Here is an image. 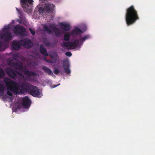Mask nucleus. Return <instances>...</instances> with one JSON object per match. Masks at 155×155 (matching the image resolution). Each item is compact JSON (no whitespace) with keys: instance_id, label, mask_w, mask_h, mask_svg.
<instances>
[{"instance_id":"1","label":"nucleus","mask_w":155,"mask_h":155,"mask_svg":"<svg viewBox=\"0 0 155 155\" xmlns=\"http://www.w3.org/2000/svg\"><path fill=\"white\" fill-rule=\"evenodd\" d=\"M3 81L7 89L17 94H22L25 92H28L31 85L30 84L25 82L18 84L7 77L4 78Z\"/></svg>"},{"instance_id":"2","label":"nucleus","mask_w":155,"mask_h":155,"mask_svg":"<svg viewBox=\"0 0 155 155\" xmlns=\"http://www.w3.org/2000/svg\"><path fill=\"white\" fill-rule=\"evenodd\" d=\"M139 19L137 12L133 5H131L127 9L125 20L128 26L134 24Z\"/></svg>"},{"instance_id":"3","label":"nucleus","mask_w":155,"mask_h":155,"mask_svg":"<svg viewBox=\"0 0 155 155\" xmlns=\"http://www.w3.org/2000/svg\"><path fill=\"white\" fill-rule=\"evenodd\" d=\"M16 61V62H13V60L11 59H7V63L8 65L13 67L15 69L22 71L25 75L29 76H35L36 75V73L34 72L29 71L27 69L23 71V64L18 60Z\"/></svg>"},{"instance_id":"4","label":"nucleus","mask_w":155,"mask_h":155,"mask_svg":"<svg viewBox=\"0 0 155 155\" xmlns=\"http://www.w3.org/2000/svg\"><path fill=\"white\" fill-rule=\"evenodd\" d=\"M28 92L34 97H41L42 94L40 92L38 87L31 85Z\"/></svg>"},{"instance_id":"5","label":"nucleus","mask_w":155,"mask_h":155,"mask_svg":"<svg viewBox=\"0 0 155 155\" xmlns=\"http://www.w3.org/2000/svg\"><path fill=\"white\" fill-rule=\"evenodd\" d=\"M79 40L76 39L73 42L69 41L68 42H64L61 45V46L63 48L69 47H71L72 49H75L79 45Z\"/></svg>"},{"instance_id":"6","label":"nucleus","mask_w":155,"mask_h":155,"mask_svg":"<svg viewBox=\"0 0 155 155\" xmlns=\"http://www.w3.org/2000/svg\"><path fill=\"white\" fill-rule=\"evenodd\" d=\"M25 31L26 29L24 27L19 25L15 26L13 30V32L15 35H19L20 36L24 35Z\"/></svg>"},{"instance_id":"7","label":"nucleus","mask_w":155,"mask_h":155,"mask_svg":"<svg viewBox=\"0 0 155 155\" xmlns=\"http://www.w3.org/2000/svg\"><path fill=\"white\" fill-rule=\"evenodd\" d=\"M0 38L5 42H8L12 39V33L9 31H5L0 34Z\"/></svg>"},{"instance_id":"8","label":"nucleus","mask_w":155,"mask_h":155,"mask_svg":"<svg viewBox=\"0 0 155 155\" xmlns=\"http://www.w3.org/2000/svg\"><path fill=\"white\" fill-rule=\"evenodd\" d=\"M33 0H20V2L22 7L25 12H28L30 9V7L28 4H31L32 3Z\"/></svg>"},{"instance_id":"9","label":"nucleus","mask_w":155,"mask_h":155,"mask_svg":"<svg viewBox=\"0 0 155 155\" xmlns=\"http://www.w3.org/2000/svg\"><path fill=\"white\" fill-rule=\"evenodd\" d=\"M20 43L23 46L27 48H29L33 45V43L31 41L27 38L21 39Z\"/></svg>"},{"instance_id":"10","label":"nucleus","mask_w":155,"mask_h":155,"mask_svg":"<svg viewBox=\"0 0 155 155\" xmlns=\"http://www.w3.org/2000/svg\"><path fill=\"white\" fill-rule=\"evenodd\" d=\"M22 105L25 108H28L30 105L31 101L28 96L23 97L22 99Z\"/></svg>"},{"instance_id":"11","label":"nucleus","mask_w":155,"mask_h":155,"mask_svg":"<svg viewBox=\"0 0 155 155\" xmlns=\"http://www.w3.org/2000/svg\"><path fill=\"white\" fill-rule=\"evenodd\" d=\"M16 71L10 68H8L6 70V73L8 75L13 79H15L17 78V75L15 72Z\"/></svg>"},{"instance_id":"12","label":"nucleus","mask_w":155,"mask_h":155,"mask_svg":"<svg viewBox=\"0 0 155 155\" xmlns=\"http://www.w3.org/2000/svg\"><path fill=\"white\" fill-rule=\"evenodd\" d=\"M55 5L51 3L46 4L45 8L47 13L51 12L53 9L55 7Z\"/></svg>"},{"instance_id":"13","label":"nucleus","mask_w":155,"mask_h":155,"mask_svg":"<svg viewBox=\"0 0 155 155\" xmlns=\"http://www.w3.org/2000/svg\"><path fill=\"white\" fill-rule=\"evenodd\" d=\"M21 44L20 42H19L16 41H13L12 42V49L14 50H17L20 48Z\"/></svg>"},{"instance_id":"14","label":"nucleus","mask_w":155,"mask_h":155,"mask_svg":"<svg viewBox=\"0 0 155 155\" xmlns=\"http://www.w3.org/2000/svg\"><path fill=\"white\" fill-rule=\"evenodd\" d=\"M60 25L61 28L65 31H68L70 30V26L69 24L64 23H60Z\"/></svg>"},{"instance_id":"15","label":"nucleus","mask_w":155,"mask_h":155,"mask_svg":"<svg viewBox=\"0 0 155 155\" xmlns=\"http://www.w3.org/2000/svg\"><path fill=\"white\" fill-rule=\"evenodd\" d=\"M50 27L53 29V32L56 36H59L60 35H61V32L60 30L58 28L55 27L54 25V24L50 25Z\"/></svg>"},{"instance_id":"16","label":"nucleus","mask_w":155,"mask_h":155,"mask_svg":"<svg viewBox=\"0 0 155 155\" xmlns=\"http://www.w3.org/2000/svg\"><path fill=\"white\" fill-rule=\"evenodd\" d=\"M82 33L81 30L77 27H76L70 32L71 35H80Z\"/></svg>"},{"instance_id":"17","label":"nucleus","mask_w":155,"mask_h":155,"mask_svg":"<svg viewBox=\"0 0 155 155\" xmlns=\"http://www.w3.org/2000/svg\"><path fill=\"white\" fill-rule=\"evenodd\" d=\"M40 53L44 56H48V55L46 49L44 47V45L42 44L40 45Z\"/></svg>"},{"instance_id":"18","label":"nucleus","mask_w":155,"mask_h":155,"mask_svg":"<svg viewBox=\"0 0 155 155\" xmlns=\"http://www.w3.org/2000/svg\"><path fill=\"white\" fill-rule=\"evenodd\" d=\"M42 69L48 75L51 76L53 75L52 71L49 68L44 66L42 67Z\"/></svg>"},{"instance_id":"19","label":"nucleus","mask_w":155,"mask_h":155,"mask_svg":"<svg viewBox=\"0 0 155 155\" xmlns=\"http://www.w3.org/2000/svg\"><path fill=\"white\" fill-rule=\"evenodd\" d=\"M5 87L3 85L0 83V96H2L4 93Z\"/></svg>"},{"instance_id":"20","label":"nucleus","mask_w":155,"mask_h":155,"mask_svg":"<svg viewBox=\"0 0 155 155\" xmlns=\"http://www.w3.org/2000/svg\"><path fill=\"white\" fill-rule=\"evenodd\" d=\"M19 54L18 52H17L14 54L13 55V56L12 57V58H9L8 59H12L13 60V61H17V58H19Z\"/></svg>"},{"instance_id":"21","label":"nucleus","mask_w":155,"mask_h":155,"mask_svg":"<svg viewBox=\"0 0 155 155\" xmlns=\"http://www.w3.org/2000/svg\"><path fill=\"white\" fill-rule=\"evenodd\" d=\"M71 35L70 33H67L64 34V40L66 41H68L69 40V38Z\"/></svg>"},{"instance_id":"22","label":"nucleus","mask_w":155,"mask_h":155,"mask_svg":"<svg viewBox=\"0 0 155 155\" xmlns=\"http://www.w3.org/2000/svg\"><path fill=\"white\" fill-rule=\"evenodd\" d=\"M44 30L47 31L49 34H51L52 33V31L46 25H45L43 27Z\"/></svg>"},{"instance_id":"23","label":"nucleus","mask_w":155,"mask_h":155,"mask_svg":"<svg viewBox=\"0 0 155 155\" xmlns=\"http://www.w3.org/2000/svg\"><path fill=\"white\" fill-rule=\"evenodd\" d=\"M5 75L4 71L2 68H0V78L4 77Z\"/></svg>"},{"instance_id":"24","label":"nucleus","mask_w":155,"mask_h":155,"mask_svg":"<svg viewBox=\"0 0 155 155\" xmlns=\"http://www.w3.org/2000/svg\"><path fill=\"white\" fill-rule=\"evenodd\" d=\"M64 68L69 67V64L68 62L67 61H64L63 63Z\"/></svg>"},{"instance_id":"25","label":"nucleus","mask_w":155,"mask_h":155,"mask_svg":"<svg viewBox=\"0 0 155 155\" xmlns=\"http://www.w3.org/2000/svg\"><path fill=\"white\" fill-rule=\"evenodd\" d=\"M43 42L47 46L49 47L50 46V43L47 41L46 39L44 40Z\"/></svg>"},{"instance_id":"26","label":"nucleus","mask_w":155,"mask_h":155,"mask_svg":"<svg viewBox=\"0 0 155 155\" xmlns=\"http://www.w3.org/2000/svg\"><path fill=\"white\" fill-rule=\"evenodd\" d=\"M65 71L67 74H69L71 73V71L69 69V67L64 68Z\"/></svg>"},{"instance_id":"27","label":"nucleus","mask_w":155,"mask_h":155,"mask_svg":"<svg viewBox=\"0 0 155 155\" xmlns=\"http://www.w3.org/2000/svg\"><path fill=\"white\" fill-rule=\"evenodd\" d=\"M89 35H86L83 38H81V40H82V41H85L86 39H87L89 38Z\"/></svg>"},{"instance_id":"28","label":"nucleus","mask_w":155,"mask_h":155,"mask_svg":"<svg viewBox=\"0 0 155 155\" xmlns=\"http://www.w3.org/2000/svg\"><path fill=\"white\" fill-rule=\"evenodd\" d=\"M89 35H86L83 38H81V40H82V41H85L86 39H87L89 38Z\"/></svg>"},{"instance_id":"29","label":"nucleus","mask_w":155,"mask_h":155,"mask_svg":"<svg viewBox=\"0 0 155 155\" xmlns=\"http://www.w3.org/2000/svg\"><path fill=\"white\" fill-rule=\"evenodd\" d=\"M45 8H44L42 7H40L39 8V11L40 13H44V11L45 10Z\"/></svg>"},{"instance_id":"30","label":"nucleus","mask_w":155,"mask_h":155,"mask_svg":"<svg viewBox=\"0 0 155 155\" xmlns=\"http://www.w3.org/2000/svg\"><path fill=\"white\" fill-rule=\"evenodd\" d=\"M29 30L32 35H35V31H33L31 28H29Z\"/></svg>"},{"instance_id":"31","label":"nucleus","mask_w":155,"mask_h":155,"mask_svg":"<svg viewBox=\"0 0 155 155\" xmlns=\"http://www.w3.org/2000/svg\"><path fill=\"white\" fill-rule=\"evenodd\" d=\"M65 54L66 55L69 57H71L72 55L70 51L66 52Z\"/></svg>"},{"instance_id":"32","label":"nucleus","mask_w":155,"mask_h":155,"mask_svg":"<svg viewBox=\"0 0 155 155\" xmlns=\"http://www.w3.org/2000/svg\"><path fill=\"white\" fill-rule=\"evenodd\" d=\"M54 72L55 74H58L59 73L60 71L58 69H56L54 70Z\"/></svg>"},{"instance_id":"33","label":"nucleus","mask_w":155,"mask_h":155,"mask_svg":"<svg viewBox=\"0 0 155 155\" xmlns=\"http://www.w3.org/2000/svg\"><path fill=\"white\" fill-rule=\"evenodd\" d=\"M45 60L47 62H49L50 63H54V61L53 60H47L46 58H45Z\"/></svg>"},{"instance_id":"34","label":"nucleus","mask_w":155,"mask_h":155,"mask_svg":"<svg viewBox=\"0 0 155 155\" xmlns=\"http://www.w3.org/2000/svg\"><path fill=\"white\" fill-rule=\"evenodd\" d=\"M15 72L17 73L19 75H20L23 77H24L23 74L22 73H20L19 72L16 71H15Z\"/></svg>"},{"instance_id":"35","label":"nucleus","mask_w":155,"mask_h":155,"mask_svg":"<svg viewBox=\"0 0 155 155\" xmlns=\"http://www.w3.org/2000/svg\"><path fill=\"white\" fill-rule=\"evenodd\" d=\"M7 94L8 95L10 96H12L13 95V94H12V93L9 91H7Z\"/></svg>"},{"instance_id":"36","label":"nucleus","mask_w":155,"mask_h":155,"mask_svg":"<svg viewBox=\"0 0 155 155\" xmlns=\"http://www.w3.org/2000/svg\"><path fill=\"white\" fill-rule=\"evenodd\" d=\"M16 9L18 12V13L19 14H20V15H21V13H22V11L21 10L19 9H18L17 8H16Z\"/></svg>"},{"instance_id":"37","label":"nucleus","mask_w":155,"mask_h":155,"mask_svg":"<svg viewBox=\"0 0 155 155\" xmlns=\"http://www.w3.org/2000/svg\"><path fill=\"white\" fill-rule=\"evenodd\" d=\"M57 55H56L55 56V58H54L53 59V60H53L54 61V62H56L57 60Z\"/></svg>"},{"instance_id":"38","label":"nucleus","mask_w":155,"mask_h":155,"mask_svg":"<svg viewBox=\"0 0 155 155\" xmlns=\"http://www.w3.org/2000/svg\"><path fill=\"white\" fill-rule=\"evenodd\" d=\"M60 84H58L57 85H54L53 86V88H55V87H57V86H58L59 85H60Z\"/></svg>"},{"instance_id":"39","label":"nucleus","mask_w":155,"mask_h":155,"mask_svg":"<svg viewBox=\"0 0 155 155\" xmlns=\"http://www.w3.org/2000/svg\"><path fill=\"white\" fill-rule=\"evenodd\" d=\"M50 56L51 58L53 59L54 58H55V56L53 55H50Z\"/></svg>"},{"instance_id":"40","label":"nucleus","mask_w":155,"mask_h":155,"mask_svg":"<svg viewBox=\"0 0 155 155\" xmlns=\"http://www.w3.org/2000/svg\"><path fill=\"white\" fill-rule=\"evenodd\" d=\"M2 46V42L0 41V48Z\"/></svg>"}]
</instances>
